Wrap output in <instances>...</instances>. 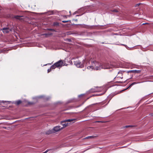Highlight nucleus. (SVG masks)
I'll use <instances>...</instances> for the list:
<instances>
[{
    "label": "nucleus",
    "mask_w": 153,
    "mask_h": 153,
    "mask_svg": "<svg viewBox=\"0 0 153 153\" xmlns=\"http://www.w3.org/2000/svg\"><path fill=\"white\" fill-rule=\"evenodd\" d=\"M68 22V21H62V22H63V23H66V22Z\"/></svg>",
    "instance_id": "22"
},
{
    "label": "nucleus",
    "mask_w": 153,
    "mask_h": 153,
    "mask_svg": "<svg viewBox=\"0 0 153 153\" xmlns=\"http://www.w3.org/2000/svg\"><path fill=\"white\" fill-rule=\"evenodd\" d=\"M121 45H123V46H125L126 47V48L127 49H128V50H131V48L128 47V46H127V45H124V44H121Z\"/></svg>",
    "instance_id": "13"
},
{
    "label": "nucleus",
    "mask_w": 153,
    "mask_h": 153,
    "mask_svg": "<svg viewBox=\"0 0 153 153\" xmlns=\"http://www.w3.org/2000/svg\"><path fill=\"white\" fill-rule=\"evenodd\" d=\"M2 30L4 33H7L11 31V30L8 28H4Z\"/></svg>",
    "instance_id": "7"
},
{
    "label": "nucleus",
    "mask_w": 153,
    "mask_h": 153,
    "mask_svg": "<svg viewBox=\"0 0 153 153\" xmlns=\"http://www.w3.org/2000/svg\"><path fill=\"white\" fill-rule=\"evenodd\" d=\"M54 132L53 131L52 129L51 130H48L47 132H46V134H49L52 133H53Z\"/></svg>",
    "instance_id": "9"
},
{
    "label": "nucleus",
    "mask_w": 153,
    "mask_h": 153,
    "mask_svg": "<svg viewBox=\"0 0 153 153\" xmlns=\"http://www.w3.org/2000/svg\"><path fill=\"white\" fill-rule=\"evenodd\" d=\"M140 3L137 4H136L135 5V7H137L138 6L140 5Z\"/></svg>",
    "instance_id": "20"
},
{
    "label": "nucleus",
    "mask_w": 153,
    "mask_h": 153,
    "mask_svg": "<svg viewBox=\"0 0 153 153\" xmlns=\"http://www.w3.org/2000/svg\"><path fill=\"white\" fill-rule=\"evenodd\" d=\"M51 69H48V73H49V72H50L51 71Z\"/></svg>",
    "instance_id": "21"
},
{
    "label": "nucleus",
    "mask_w": 153,
    "mask_h": 153,
    "mask_svg": "<svg viewBox=\"0 0 153 153\" xmlns=\"http://www.w3.org/2000/svg\"><path fill=\"white\" fill-rule=\"evenodd\" d=\"M74 64L78 68H82L83 66V64L79 61H77L74 62Z\"/></svg>",
    "instance_id": "6"
},
{
    "label": "nucleus",
    "mask_w": 153,
    "mask_h": 153,
    "mask_svg": "<svg viewBox=\"0 0 153 153\" xmlns=\"http://www.w3.org/2000/svg\"><path fill=\"white\" fill-rule=\"evenodd\" d=\"M48 30L51 31H55L53 29H48Z\"/></svg>",
    "instance_id": "19"
},
{
    "label": "nucleus",
    "mask_w": 153,
    "mask_h": 153,
    "mask_svg": "<svg viewBox=\"0 0 153 153\" xmlns=\"http://www.w3.org/2000/svg\"><path fill=\"white\" fill-rule=\"evenodd\" d=\"M63 61L62 60H60L52 65L51 67V69H54L56 67H62L63 65Z\"/></svg>",
    "instance_id": "2"
},
{
    "label": "nucleus",
    "mask_w": 153,
    "mask_h": 153,
    "mask_svg": "<svg viewBox=\"0 0 153 153\" xmlns=\"http://www.w3.org/2000/svg\"><path fill=\"white\" fill-rule=\"evenodd\" d=\"M98 122H100V121H98Z\"/></svg>",
    "instance_id": "25"
},
{
    "label": "nucleus",
    "mask_w": 153,
    "mask_h": 153,
    "mask_svg": "<svg viewBox=\"0 0 153 153\" xmlns=\"http://www.w3.org/2000/svg\"><path fill=\"white\" fill-rule=\"evenodd\" d=\"M90 62L91 63V66H88V67L87 68V69H88L89 70H91L94 69V67H93V60H91L90 61Z\"/></svg>",
    "instance_id": "8"
},
{
    "label": "nucleus",
    "mask_w": 153,
    "mask_h": 153,
    "mask_svg": "<svg viewBox=\"0 0 153 153\" xmlns=\"http://www.w3.org/2000/svg\"><path fill=\"white\" fill-rule=\"evenodd\" d=\"M93 65L94 69L96 70H100L103 68L102 64L95 61L93 60Z\"/></svg>",
    "instance_id": "1"
},
{
    "label": "nucleus",
    "mask_w": 153,
    "mask_h": 153,
    "mask_svg": "<svg viewBox=\"0 0 153 153\" xmlns=\"http://www.w3.org/2000/svg\"><path fill=\"white\" fill-rule=\"evenodd\" d=\"M138 83L137 82H134L133 83H132V84H131L128 87V88H130L131 87V86H132V85H134V84H136L137 83Z\"/></svg>",
    "instance_id": "14"
},
{
    "label": "nucleus",
    "mask_w": 153,
    "mask_h": 153,
    "mask_svg": "<svg viewBox=\"0 0 153 153\" xmlns=\"http://www.w3.org/2000/svg\"><path fill=\"white\" fill-rule=\"evenodd\" d=\"M59 25V23L57 22H55L53 24V25L54 26L58 25Z\"/></svg>",
    "instance_id": "18"
},
{
    "label": "nucleus",
    "mask_w": 153,
    "mask_h": 153,
    "mask_svg": "<svg viewBox=\"0 0 153 153\" xmlns=\"http://www.w3.org/2000/svg\"><path fill=\"white\" fill-rule=\"evenodd\" d=\"M22 102V101L20 100H19L16 102L15 103L17 105H19Z\"/></svg>",
    "instance_id": "12"
},
{
    "label": "nucleus",
    "mask_w": 153,
    "mask_h": 153,
    "mask_svg": "<svg viewBox=\"0 0 153 153\" xmlns=\"http://www.w3.org/2000/svg\"><path fill=\"white\" fill-rule=\"evenodd\" d=\"M74 119H69L62 121L61 124L63 126V128L68 126L70 123L74 121Z\"/></svg>",
    "instance_id": "3"
},
{
    "label": "nucleus",
    "mask_w": 153,
    "mask_h": 153,
    "mask_svg": "<svg viewBox=\"0 0 153 153\" xmlns=\"http://www.w3.org/2000/svg\"><path fill=\"white\" fill-rule=\"evenodd\" d=\"M23 17V16H14V18L16 19H17L21 20V19L20 18V17Z\"/></svg>",
    "instance_id": "10"
},
{
    "label": "nucleus",
    "mask_w": 153,
    "mask_h": 153,
    "mask_svg": "<svg viewBox=\"0 0 153 153\" xmlns=\"http://www.w3.org/2000/svg\"><path fill=\"white\" fill-rule=\"evenodd\" d=\"M95 137V136H88L87 137H86V138H85V139L92 138H93Z\"/></svg>",
    "instance_id": "15"
},
{
    "label": "nucleus",
    "mask_w": 153,
    "mask_h": 153,
    "mask_svg": "<svg viewBox=\"0 0 153 153\" xmlns=\"http://www.w3.org/2000/svg\"><path fill=\"white\" fill-rule=\"evenodd\" d=\"M62 129L63 128L61 127L60 126H58L54 127L52 129L54 133H55V132H58Z\"/></svg>",
    "instance_id": "5"
},
{
    "label": "nucleus",
    "mask_w": 153,
    "mask_h": 153,
    "mask_svg": "<svg viewBox=\"0 0 153 153\" xmlns=\"http://www.w3.org/2000/svg\"><path fill=\"white\" fill-rule=\"evenodd\" d=\"M114 11L116 12H117V11L116 10H114Z\"/></svg>",
    "instance_id": "23"
},
{
    "label": "nucleus",
    "mask_w": 153,
    "mask_h": 153,
    "mask_svg": "<svg viewBox=\"0 0 153 153\" xmlns=\"http://www.w3.org/2000/svg\"><path fill=\"white\" fill-rule=\"evenodd\" d=\"M133 127V126H124V128H127L128 127Z\"/></svg>",
    "instance_id": "17"
},
{
    "label": "nucleus",
    "mask_w": 153,
    "mask_h": 153,
    "mask_svg": "<svg viewBox=\"0 0 153 153\" xmlns=\"http://www.w3.org/2000/svg\"><path fill=\"white\" fill-rule=\"evenodd\" d=\"M52 34V33H45V34H43L42 35H45L46 36H48L51 35Z\"/></svg>",
    "instance_id": "16"
},
{
    "label": "nucleus",
    "mask_w": 153,
    "mask_h": 153,
    "mask_svg": "<svg viewBox=\"0 0 153 153\" xmlns=\"http://www.w3.org/2000/svg\"><path fill=\"white\" fill-rule=\"evenodd\" d=\"M103 68L102 69H107L112 68V67H115L113 65H109L108 63H104L102 65Z\"/></svg>",
    "instance_id": "4"
},
{
    "label": "nucleus",
    "mask_w": 153,
    "mask_h": 153,
    "mask_svg": "<svg viewBox=\"0 0 153 153\" xmlns=\"http://www.w3.org/2000/svg\"><path fill=\"white\" fill-rule=\"evenodd\" d=\"M3 119V118H2V117H1V118H0V119Z\"/></svg>",
    "instance_id": "24"
},
{
    "label": "nucleus",
    "mask_w": 153,
    "mask_h": 153,
    "mask_svg": "<svg viewBox=\"0 0 153 153\" xmlns=\"http://www.w3.org/2000/svg\"><path fill=\"white\" fill-rule=\"evenodd\" d=\"M132 71L134 73H140L141 71L140 70H133Z\"/></svg>",
    "instance_id": "11"
}]
</instances>
